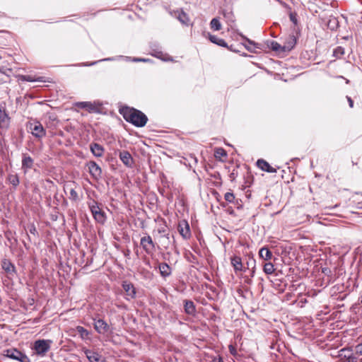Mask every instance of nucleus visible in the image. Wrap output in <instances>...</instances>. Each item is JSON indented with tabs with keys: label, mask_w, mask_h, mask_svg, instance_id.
Listing matches in <instances>:
<instances>
[{
	"label": "nucleus",
	"mask_w": 362,
	"mask_h": 362,
	"mask_svg": "<svg viewBox=\"0 0 362 362\" xmlns=\"http://www.w3.org/2000/svg\"><path fill=\"white\" fill-rule=\"evenodd\" d=\"M23 79L24 81H29V82H33V81H37V79L34 78L31 76H23Z\"/></svg>",
	"instance_id": "obj_44"
},
{
	"label": "nucleus",
	"mask_w": 362,
	"mask_h": 362,
	"mask_svg": "<svg viewBox=\"0 0 362 362\" xmlns=\"http://www.w3.org/2000/svg\"><path fill=\"white\" fill-rule=\"evenodd\" d=\"M151 49H152V52L153 53L151 54L153 56L158 58V59H161L163 60H165V59L164 58V54L163 53L162 51L158 49H154L153 48V47H151Z\"/></svg>",
	"instance_id": "obj_36"
},
{
	"label": "nucleus",
	"mask_w": 362,
	"mask_h": 362,
	"mask_svg": "<svg viewBox=\"0 0 362 362\" xmlns=\"http://www.w3.org/2000/svg\"><path fill=\"white\" fill-rule=\"evenodd\" d=\"M270 47L272 50L278 52H283V45H281L279 42L276 41L271 42Z\"/></svg>",
	"instance_id": "obj_33"
},
{
	"label": "nucleus",
	"mask_w": 362,
	"mask_h": 362,
	"mask_svg": "<svg viewBox=\"0 0 362 362\" xmlns=\"http://www.w3.org/2000/svg\"><path fill=\"white\" fill-rule=\"evenodd\" d=\"M237 176H238V170H237V169H233V171L229 175L230 180H234Z\"/></svg>",
	"instance_id": "obj_43"
},
{
	"label": "nucleus",
	"mask_w": 362,
	"mask_h": 362,
	"mask_svg": "<svg viewBox=\"0 0 362 362\" xmlns=\"http://www.w3.org/2000/svg\"><path fill=\"white\" fill-rule=\"evenodd\" d=\"M225 200L229 203H231L235 199V196L232 192H226L224 195Z\"/></svg>",
	"instance_id": "obj_37"
},
{
	"label": "nucleus",
	"mask_w": 362,
	"mask_h": 362,
	"mask_svg": "<svg viewBox=\"0 0 362 362\" xmlns=\"http://www.w3.org/2000/svg\"><path fill=\"white\" fill-rule=\"evenodd\" d=\"M344 54V48L341 46L336 47L333 51V56L337 58H340Z\"/></svg>",
	"instance_id": "obj_34"
},
{
	"label": "nucleus",
	"mask_w": 362,
	"mask_h": 362,
	"mask_svg": "<svg viewBox=\"0 0 362 362\" xmlns=\"http://www.w3.org/2000/svg\"><path fill=\"white\" fill-rule=\"evenodd\" d=\"M122 286L125 292L124 298L127 300H131L136 298V290L132 283L127 281H124L122 282Z\"/></svg>",
	"instance_id": "obj_8"
},
{
	"label": "nucleus",
	"mask_w": 362,
	"mask_h": 362,
	"mask_svg": "<svg viewBox=\"0 0 362 362\" xmlns=\"http://www.w3.org/2000/svg\"><path fill=\"white\" fill-rule=\"evenodd\" d=\"M178 231L184 239H188L191 235L189 226L187 221L179 223Z\"/></svg>",
	"instance_id": "obj_15"
},
{
	"label": "nucleus",
	"mask_w": 362,
	"mask_h": 362,
	"mask_svg": "<svg viewBox=\"0 0 362 362\" xmlns=\"http://www.w3.org/2000/svg\"><path fill=\"white\" fill-rule=\"evenodd\" d=\"M30 129L32 134L36 138L41 139L46 135V131L40 122L30 123Z\"/></svg>",
	"instance_id": "obj_9"
},
{
	"label": "nucleus",
	"mask_w": 362,
	"mask_h": 362,
	"mask_svg": "<svg viewBox=\"0 0 362 362\" xmlns=\"http://www.w3.org/2000/svg\"><path fill=\"white\" fill-rule=\"evenodd\" d=\"M140 245L143 250L148 255H153L156 252V243L153 242L152 238L149 235L141 237Z\"/></svg>",
	"instance_id": "obj_3"
},
{
	"label": "nucleus",
	"mask_w": 362,
	"mask_h": 362,
	"mask_svg": "<svg viewBox=\"0 0 362 362\" xmlns=\"http://www.w3.org/2000/svg\"><path fill=\"white\" fill-rule=\"evenodd\" d=\"M1 267L6 273L7 276L10 279L16 274V269L15 265L8 259H4L1 261Z\"/></svg>",
	"instance_id": "obj_10"
},
{
	"label": "nucleus",
	"mask_w": 362,
	"mask_h": 362,
	"mask_svg": "<svg viewBox=\"0 0 362 362\" xmlns=\"http://www.w3.org/2000/svg\"><path fill=\"white\" fill-rule=\"evenodd\" d=\"M119 113L127 122L137 127H144L148 121V117L144 113L133 107H122L119 110Z\"/></svg>",
	"instance_id": "obj_1"
},
{
	"label": "nucleus",
	"mask_w": 362,
	"mask_h": 362,
	"mask_svg": "<svg viewBox=\"0 0 362 362\" xmlns=\"http://www.w3.org/2000/svg\"><path fill=\"white\" fill-rule=\"evenodd\" d=\"M254 274H255V270H254V269H252V272H251V276H253Z\"/></svg>",
	"instance_id": "obj_51"
},
{
	"label": "nucleus",
	"mask_w": 362,
	"mask_h": 362,
	"mask_svg": "<svg viewBox=\"0 0 362 362\" xmlns=\"http://www.w3.org/2000/svg\"><path fill=\"white\" fill-rule=\"evenodd\" d=\"M289 18H290V20L294 24V25H297L298 23V20H297V18H296V14L295 13H291L289 14Z\"/></svg>",
	"instance_id": "obj_42"
},
{
	"label": "nucleus",
	"mask_w": 362,
	"mask_h": 362,
	"mask_svg": "<svg viewBox=\"0 0 362 362\" xmlns=\"http://www.w3.org/2000/svg\"><path fill=\"white\" fill-rule=\"evenodd\" d=\"M119 158L123 164L127 168H132L134 165V159L132 155L127 151H121L119 153Z\"/></svg>",
	"instance_id": "obj_13"
},
{
	"label": "nucleus",
	"mask_w": 362,
	"mask_h": 362,
	"mask_svg": "<svg viewBox=\"0 0 362 362\" xmlns=\"http://www.w3.org/2000/svg\"><path fill=\"white\" fill-rule=\"evenodd\" d=\"M77 332L80 334L81 337L84 339L88 337L89 332L81 326H78L76 327Z\"/></svg>",
	"instance_id": "obj_35"
},
{
	"label": "nucleus",
	"mask_w": 362,
	"mask_h": 362,
	"mask_svg": "<svg viewBox=\"0 0 362 362\" xmlns=\"http://www.w3.org/2000/svg\"><path fill=\"white\" fill-rule=\"evenodd\" d=\"M30 233H32V234H35L37 233V230H36V228L34 225H32L30 227Z\"/></svg>",
	"instance_id": "obj_46"
},
{
	"label": "nucleus",
	"mask_w": 362,
	"mask_h": 362,
	"mask_svg": "<svg viewBox=\"0 0 362 362\" xmlns=\"http://www.w3.org/2000/svg\"><path fill=\"white\" fill-rule=\"evenodd\" d=\"M210 27L214 31H218L221 29L222 25L218 18H214L210 22Z\"/></svg>",
	"instance_id": "obj_27"
},
{
	"label": "nucleus",
	"mask_w": 362,
	"mask_h": 362,
	"mask_svg": "<svg viewBox=\"0 0 362 362\" xmlns=\"http://www.w3.org/2000/svg\"><path fill=\"white\" fill-rule=\"evenodd\" d=\"M255 259L253 257L249 259L247 262V269H249L250 266L252 267V269L255 268Z\"/></svg>",
	"instance_id": "obj_40"
},
{
	"label": "nucleus",
	"mask_w": 362,
	"mask_h": 362,
	"mask_svg": "<svg viewBox=\"0 0 362 362\" xmlns=\"http://www.w3.org/2000/svg\"><path fill=\"white\" fill-rule=\"evenodd\" d=\"M209 40L214 44H216L220 47H226L229 49L227 43L223 39L219 38L216 35H211L210 33L208 34Z\"/></svg>",
	"instance_id": "obj_21"
},
{
	"label": "nucleus",
	"mask_w": 362,
	"mask_h": 362,
	"mask_svg": "<svg viewBox=\"0 0 362 362\" xmlns=\"http://www.w3.org/2000/svg\"><path fill=\"white\" fill-rule=\"evenodd\" d=\"M231 14H232L231 13H224V16L225 17H228V16H229Z\"/></svg>",
	"instance_id": "obj_50"
},
{
	"label": "nucleus",
	"mask_w": 362,
	"mask_h": 362,
	"mask_svg": "<svg viewBox=\"0 0 362 362\" xmlns=\"http://www.w3.org/2000/svg\"><path fill=\"white\" fill-rule=\"evenodd\" d=\"M213 362H223V359L221 357H218V358H214L213 359Z\"/></svg>",
	"instance_id": "obj_49"
},
{
	"label": "nucleus",
	"mask_w": 362,
	"mask_h": 362,
	"mask_svg": "<svg viewBox=\"0 0 362 362\" xmlns=\"http://www.w3.org/2000/svg\"><path fill=\"white\" fill-rule=\"evenodd\" d=\"M346 98H347V100L349 102V105L350 107H354V102H353L352 99L350 97H349V96H347Z\"/></svg>",
	"instance_id": "obj_47"
},
{
	"label": "nucleus",
	"mask_w": 362,
	"mask_h": 362,
	"mask_svg": "<svg viewBox=\"0 0 362 362\" xmlns=\"http://www.w3.org/2000/svg\"><path fill=\"white\" fill-rule=\"evenodd\" d=\"M244 39L247 42V44L245 45V47L250 52L257 53V49H260V47L258 44L255 42L250 40V39L244 37Z\"/></svg>",
	"instance_id": "obj_22"
},
{
	"label": "nucleus",
	"mask_w": 362,
	"mask_h": 362,
	"mask_svg": "<svg viewBox=\"0 0 362 362\" xmlns=\"http://www.w3.org/2000/svg\"><path fill=\"white\" fill-rule=\"evenodd\" d=\"M90 149L93 156L97 158L102 157L105 152V148L98 143L90 144Z\"/></svg>",
	"instance_id": "obj_18"
},
{
	"label": "nucleus",
	"mask_w": 362,
	"mask_h": 362,
	"mask_svg": "<svg viewBox=\"0 0 362 362\" xmlns=\"http://www.w3.org/2000/svg\"><path fill=\"white\" fill-rule=\"evenodd\" d=\"M34 165V160L28 154H22V163L21 169L24 173H27L28 171L33 168Z\"/></svg>",
	"instance_id": "obj_12"
},
{
	"label": "nucleus",
	"mask_w": 362,
	"mask_h": 362,
	"mask_svg": "<svg viewBox=\"0 0 362 362\" xmlns=\"http://www.w3.org/2000/svg\"><path fill=\"white\" fill-rule=\"evenodd\" d=\"M11 120L5 104H0V129L7 130L10 127Z\"/></svg>",
	"instance_id": "obj_5"
},
{
	"label": "nucleus",
	"mask_w": 362,
	"mask_h": 362,
	"mask_svg": "<svg viewBox=\"0 0 362 362\" xmlns=\"http://www.w3.org/2000/svg\"><path fill=\"white\" fill-rule=\"evenodd\" d=\"M184 309L185 312L187 315H194L196 313V307L193 301L190 300H184Z\"/></svg>",
	"instance_id": "obj_20"
},
{
	"label": "nucleus",
	"mask_w": 362,
	"mask_h": 362,
	"mask_svg": "<svg viewBox=\"0 0 362 362\" xmlns=\"http://www.w3.org/2000/svg\"><path fill=\"white\" fill-rule=\"evenodd\" d=\"M149 59H141V58H134V62H148Z\"/></svg>",
	"instance_id": "obj_48"
},
{
	"label": "nucleus",
	"mask_w": 362,
	"mask_h": 362,
	"mask_svg": "<svg viewBox=\"0 0 362 362\" xmlns=\"http://www.w3.org/2000/svg\"><path fill=\"white\" fill-rule=\"evenodd\" d=\"M263 270L267 274H272L274 272V264L271 262H267L263 266Z\"/></svg>",
	"instance_id": "obj_32"
},
{
	"label": "nucleus",
	"mask_w": 362,
	"mask_h": 362,
	"mask_svg": "<svg viewBox=\"0 0 362 362\" xmlns=\"http://www.w3.org/2000/svg\"><path fill=\"white\" fill-rule=\"evenodd\" d=\"M230 263L233 267L235 273L238 272H245L246 268L243 267L240 257L233 256L230 258Z\"/></svg>",
	"instance_id": "obj_14"
},
{
	"label": "nucleus",
	"mask_w": 362,
	"mask_h": 362,
	"mask_svg": "<svg viewBox=\"0 0 362 362\" xmlns=\"http://www.w3.org/2000/svg\"><path fill=\"white\" fill-rule=\"evenodd\" d=\"M84 353L90 362H100L103 361V356L96 351L86 349Z\"/></svg>",
	"instance_id": "obj_16"
},
{
	"label": "nucleus",
	"mask_w": 362,
	"mask_h": 362,
	"mask_svg": "<svg viewBox=\"0 0 362 362\" xmlns=\"http://www.w3.org/2000/svg\"><path fill=\"white\" fill-rule=\"evenodd\" d=\"M94 328L100 334H105L110 331L109 325L103 319H94Z\"/></svg>",
	"instance_id": "obj_11"
},
{
	"label": "nucleus",
	"mask_w": 362,
	"mask_h": 362,
	"mask_svg": "<svg viewBox=\"0 0 362 362\" xmlns=\"http://www.w3.org/2000/svg\"><path fill=\"white\" fill-rule=\"evenodd\" d=\"M297 40L294 35H289L284 45H283V52H289L291 51L296 45Z\"/></svg>",
	"instance_id": "obj_17"
},
{
	"label": "nucleus",
	"mask_w": 362,
	"mask_h": 362,
	"mask_svg": "<svg viewBox=\"0 0 362 362\" xmlns=\"http://www.w3.org/2000/svg\"><path fill=\"white\" fill-rule=\"evenodd\" d=\"M5 356L20 362H30V358L25 354L16 349L6 350Z\"/></svg>",
	"instance_id": "obj_6"
},
{
	"label": "nucleus",
	"mask_w": 362,
	"mask_h": 362,
	"mask_svg": "<svg viewBox=\"0 0 362 362\" xmlns=\"http://www.w3.org/2000/svg\"><path fill=\"white\" fill-rule=\"evenodd\" d=\"M88 168V173H90L92 178L95 180H98L102 177V169L96 163V162L93 160H90L86 164Z\"/></svg>",
	"instance_id": "obj_7"
},
{
	"label": "nucleus",
	"mask_w": 362,
	"mask_h": 362,
	"mask_svg": "<svg viewBox=\"0 0 362 362\" xmlns=\"http://www.w3.org/2000/svg\"><path fill=\"white\" fill-rule=\"evenodd\" d=\"M158 233L162 234L163 237L169 239V233H166V229L164 227L158 228Z\"/></svg>",
	"instance_id": "obj_39"
},
{
	"label": "nucleus",
	"mask_w": 362,
	"mask_h": 362,
	"mask_svg": "<svg viewBox=\"0 0 362 362\" xmlns=\"http://www.w3.org/2000/svg\"><path fill=\"white\" fill-rule=\"evenodd\" d=\"M8 180L14 187H16L19 185V177L17 174H10L8 176Z\"/></svg>",
	"instance_id": "obj_30"
},
{
	"label": "nucleus",
	"mask_w": 362,
	"mask_h": 362,
	"mask_svg": "<svg viewBox=\"0 0 362 362\" xmlns=\"http://www.w3.org/2000/svg\"><path fill=\"white\" fill-rule=\"evenodd\" d=\"M356 354H359L362 356V344H358L356 346Z\"/></svg>",
	"instance_id": "obj_45"
},
{
	"label": "nucleus",
	"mask_w": 362,
	"mask_h": 362,
	"mask_svg": "<svg viewBox=\"0 0 362 362\" xmlns=\"http://www.w3.org/2000/svg\"><path fill=\"white\" fill-rule=\"evenodd\" d=\"M158 269L160 270V275L163 277H167L171 274V268L167 263H160L158 265Z\"/></svg>",
	"instance_id": "obj_23"
},
{
	"label": "nucleus",
	"mask_w": 362,
	"mask_h": 362,
	"mask_svg": "<svg viewBox=\"0 0 362 362\" xmlns=\"http://www.w3.org/2000/svg\"><path fill=\"white\" fill-rule=\"evenodd\" d=\"M259 256L264 260H269L272 257V253L268 247H263L259 251Z\"/></svg>",
	"instance_id": "obj_25"
},
{
	"label": "nucleus",
	"mask_w": 362,
	"mask_h": 362,
	"mask_svg": "<svg viewBox=\"0 0 362 362\" xmlns=\"http://www.w3.org/2000/svg\"><path fill=\"white\" fill-rule=\"evenodd\" d=\"M214 156L216 159L221 160L222 157H227V153L223 148H216L214 151Z\"/></svg>",
	"instance_id": "obj_29"
},
{
	"label": "nucleus",
	"mask_w": 362,
	"mask_h": 362,
	"mask_svg": "<svg viewBox=\"0 0 362 362\" xmlns=\"http://www.w3.org/2000/svg\"><path fill=\"white\" fill-rule=\"evenodd\" d=\"M70 199H72L74 201L78 199V193L74 189H71L70 191Z\"/></svg>",
	"instance_id": "obj_41"
},
{
	"label": "nucleus",
	"mask_w": 362,
	"mask_h": 362,
	"mask_svg": "<svg viewBox=\"0 0 362 362\" xmlns=\"http://www.w3.org/2000/svg\"><path fill=\"white\" fill-rule=\"evenodd\" d=\"M327 28L331 30H336L339 28V21L337 18L330 16L327 23Z\"/></svg>",
	"instance_id": "obj_24"
},
{
	"label": "nucleus",
	"mask_w": 362,
	"mask_h": 362,
	"mask_svg": "<svg viewBox=\"0 0 362 362\" xmlns=\"http://www.w3.org/2000/svg\"><path fill=\"white\" fill-rule=\"evenodd\" d=\"M257 165L259 168H260L263 171H266L267 173H276V169L272 167L269 163L263 159H259L257 161Z\"/></svg>",
	"instance_id": "obj_19"
},
{
	"label": "nucleus",
	"mask_w": 362,
	"mask_h": 362,
	"mask_svg": "<svg viewBox=\"0 0 362 362\" xmlns=\"http://www.w3.org/2000/svg\"><path fill=\"white\" fill-rule=\"evenodd\" d=\"M344 358L346 362H362V358H359L356 354L350 353L348 355H344Z\"/></svg>",
	"instance_id": "obj_28"
},
{
	"label": "nucleus",
	"mask_w": 362,
	"mask_h": 362,
	"mask_svg": "<svg viewBox=\"0 0 362 362\" xmlns=\"http://www.w3.org/2000/svg\"><path fill=\"white\" fill-rule=\"evenodd\" d=\"M228 349H229L230 354L231 355H233V356H236L238 355V352H237V350H236V348L235 347V346L230 344L228 346Z\"/></svg>",
	"instance_id": "obj_38"
},
{
	"label": "nucleus",
	"mask_w": 362,
	"mask_h": 362,
	"mask_svg": "<svg viewBox=\"0 0 362 362\" xmlns=\"http://www.w3.org/2000/svg\"><path fill=\"white\" fill-rule=\"evenodd\" d=\"M88 205L95 221L99 223H104L106 220V215L105 211L102 210L100 204L98 202L92 200L88 203Z\"/></svg>",
	"instance_id": "obj_2"
},
{
	"label": "nucleus",
	"mask_w": 362,
	"mask_h": 362,
	"mask_svg": "<svg viewBox=\"0 0 362 362\" xmlns=\"http://www.w3.org/2000/svg\"><path fill=\"white\" fill-rule=\"evenodd\" d=\"M76 106L79 108L86 109L89 112L96 111V107L90 102H79L76 103Z\"/></svg>",
	"instance_id": "obj_26"
},
{
	"label": "nucleus",
	"mask_w": 362,
	"mask_h": 362,
	"mask_svg": "<svg viewBox=\"0 0 362 362\" xmlns=\"http://www.w3.org/2000/svg\"><path fill=\"white\" fill-rule=\"evenodd\" d=\"M177 18L182 24H185V25H187L188 24L189 18H188L187 15L185 12H183L182 11H177Z\"/></svg>",
	"instance_id": "obj_31"
},
{
	"label": "nucleus",
	"mask_w": 362,
	"mask_h": 362,
	"mask_svg": "<svg viewBox=\"0 0 362 362\" xmlns=\"http://www.w3.org/2000/svg\"><path fill=\"white\" fill-rule=\"evenodd\" d=\"M52 342L49 339L36 340L32 346V349L35 351L36 354L43 356L49 350Z\"/></svg>",
	"instance_id": "obj_4"
}]
</instances>
